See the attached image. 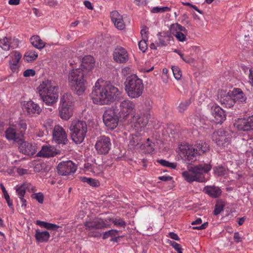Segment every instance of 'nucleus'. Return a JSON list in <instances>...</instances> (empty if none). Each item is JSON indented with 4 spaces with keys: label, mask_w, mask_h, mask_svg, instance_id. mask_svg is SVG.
<instances>
[{
    "label": "nucleus",
    "mask_w": 253,
    "mask_h": 253,
    "mask_svg": "<svg viewBox=\"0 0 253 253\" xmlns=\"http://www.w3.org/2000/svg\"><path fill=\"white\" fill-rule=\"evenodd\" d=\"M120 92L112 84H100L97 81L93 86L90 97L94 104L98 105H110L114 102Z\"/></svg>",
    "instance_id": "obj_1"
},
{
    "label": "nucleus",
    "mask_w": 253,
    "mask_h": 253,
    "mask_svg": "<svg viewBox=\"0 0 253 253\" xmlns=\"http://www.w3.org/2000/svg\"><path fill=\"white\" fill-rule=\"evenodd\" d=\"M42 101L46 105L52 106L58 98V86L49 80H45L37 88Z\"/></svg>",
    "instance_id": "obj_2"
},
{
    "label": "nucleus",
    "mask_w": 253,
    "mask_h": 253,
    "mask_svg": "<svg viewBox=\"0 0 253 253\" xmlns=\"http://www.w3.org/2000/svg\"><path fill=\"white\" fill-rule=\"evenodd\" d=\"M87 75L82 69H76L71 70L68 75V82L72 89L79 95H82L86 88L85 78Z\"/></svg>",
    "instance_id": "obj_3"
},
{
    "label": "nucleus",
    "mask_w": 253,
    "mask_h": 253,
    "mask_svg": "<svg viewBox=\"0 0 253 253\" xmlns=\"http://www.w3.org/2000/svg\"><path fill=\"white\" fill-rule=\"evenodd\" d=\"M210 164L202 163L191 167L188 171L182 172V175L188 182L196 181L199 182H205L207 179L205 174L208 173L211 169Z\"/></svg>",
    "instance_id": "obj_4"
},
{
    "label": "nucleus",
    "mask_w": 253,
    "mask_h": 253,
    "mask_svg": "<svg viewBox=\"0 0 253 253\" xmlns=\"http://www.w3.org/2000/svg\"><path fill=\"white\" fill-rule=\"evenodd\" d=\"M125 84V90L130 98H136L142 95L144 89L143 84L142 81L135 75L127 77Z\"/></svg>",
    "instance_id": "obj_5"
},
{
    "label": "nucleus",
    "mask_w": 253,
    "mask_h": 253,
    "mask_svg": "<svg viewBox=\"0 0 253 253\" xmlns=\"http://www.w3.org/2000/svg\"><path fill=\"white\" fill-rule=\"evenodd\" d=\"M27 124L24 120H21L14 126L9 127L5 131L6 138L9 140L20 143L24 140V135L27 129Z\"/></svg>",
    "instance_id": "obj_6"
},
{
    "label": "nucleus",
    "mask_w": 253,
    "mask_h": 253,
    "mask_svg": "<svg viewBox=\"0 0 253 253\" xmlns=\"http://www.w3.org/2000/svg\"><path fill=\"white\" fill-rule=\"evenodd\" d=\"M87 125L83 121H73L70 126L72 139L76 144L81 143L86 136Z\"/></svg>",
    "instance_id": "obj_7"
},
{
    "label": "nucleus",
    "mask_w": 253,
    "mask_h": 253,
    "mask_svg": "<svg viewBox=\"0 0 253 253\" xmlns=\"http://www.w3.org/2000/svg\"><path fill=\"white\" fill-rule=\"evenodd\" d=\"M117 112L120 118L126 119L130 114H131L135 110L134 103L128 99L121 101L119 105L116 107Z\"/></svg>",
    "instance_id": "obj_8"
},
{
    "label": "nucleus",
    "mask_w": 253,
    "mask_h": 253,
    "mask_svg": "<svg viewBox=\"0 0 253 253\" xmlns=\"http://www.w3.org/2000/svg\"><path fill=\"white\" fill-rule=\"evenodd\" d=\"M111 146L109 137L102 135L98 138L95 148L99 154L106 155L110 150Z\"/></svg>",
    "instance_id": "obj_9"
},
{
    "label": "nucleus",
    "mask_w": 253,
    "mask_h": 253,
    "mask_svg": "<svg viewBox=\"0 0 253 253\" xmlns=\"http://www.w3.org/2000/svg\"><path fill=\"white\" fill-rule=\"evenodd\" d=\"M117 113L114 110L108 109L103 114V122L109 129H114L118 126L119 117L117 114Z\"/></svg>",
    "instance_id": "obj_10"
},
{
    "label": "nucleus",
    "mask_w": 253,
    "mask_h": 253,
    "mask_svg": "<svg viewBox=\"0 0 253 253\" xmlns=\"http://www.w3.org/2000/svg\"><path fill=\"white\" fill-rule=\"evenodd\" d=\"M231 139V135L228 132L220 128L216 132L214 140L220 147L223 148L229 144Z\"/></svg>",
    "instance_id": "obj_11"
},
{
    "label": "nucleus",
    "mask_w": 253,
    "mask_h": 253,
    "mask_svg": "<svg viewBox=\"0 0 253 253\" xmlns=\"http://www.w3.org/2000/svg\"><path fill=\"white\" fill-rule=\"evenodd\" d=\"M76 169V166L71 161L60 162L57 167L58 174L63 176L74 173Z\"/></svg>",
    "instance_id": "obj_12"
},
{
    "label": "nucleus",
    "mask_w": 253,
    "mask_h": 253,
    "mask_svg": "<svg viewBox=\"0 0 253 253\" xmlns=\"http://www.w3.org/2000/svg\"><path fill=\"white\" fill-rule=\"evenodd\" d=\"M52 136L53 140L58 144H66L68 142L67 135L64 129L59 125L54 126Z\"/></svg>",
    "instance_id": "obj_13"
},
{
    "label": "nucleus",
    "mask_w": 253,
    "mask_h": 253,
    "mask_svg": "<svg viewBox=\"0 0 253 253\" xmlns=\"http://www.w3.org/2000/svg\"><path fill=\"white\" fill-rule=\"evenodd\" d=\"M217 98L221 104L225 105L226 107L231 108L235 104V101L231 92H226L221 90L218 92Z\"/></svg>",
    "instance_id": "obj_14"
},
{
    "label": "nucleus",
    "mask_w": 253,
    "mask_h": 253,
    "mask_svg": "<svg viewBox=\"0 0 253 253\" xmlns=\"http://www.w3.org/2000/svg\"><path fill=\"white\" fill-rule=\"evenodd\" d=\"M179 149L185 160L191 162H195L196 160L197 155L198 154L194 147L188 145H181Z\"/></svg>",
    "instance_id": "obj_15"
},
{
    "label": "nucleus",
    "mask_w": 253,
    "mask_h": 253,
    "mask_svg": "<svg viewBox=\"0 0 253 253\" xmlns=\"http://www.w3.org/2000/svg\"><path fill=\"white\" fill-rule=\"evenodd\" d=\"M84 225L86 229L90 231L106 227V224L103 219L98 218L90 219L84 223Z\"/></svg>",
    "instance_id": "obj_16"
},
{
    "label": "nucleus",
    "mask_w": 253,
    "mask_h": 253,
    "mask_svg": "<svg viewBox=\"0 0 253 253\" xmlns=\"http://www.w3.org/2000/svg\"><path fill=\"white\" fill-rule=\"evenodd\" d=\"M113 56L114 60L119 63H126L128 60L127 52L122 47H118L115 49Z\"/></svg>",
    "instance_id": "obj_17"
},
{
    "label": "nucleus",
    "mask_w": 253,
    "mask_h": 253,
    "mask_svg": "<svg viewBox=\"0 0 253 253\" xmlns=\"http://www.w3.org/2000/svg\"><path fill=\"white\" fill-rule=\"evenodd\" d=\"M94 58L91 55H86L83 58L81 68L79 69H82L87 75L94 68Z\"/></svg>",
    "instance_id": "obj_18"
},
{
    "label": "nucleus",
    "mask_w": 253,
    "mask_h": 253,
    "mask_svg": "<svg viewBox=\"0 0 253 253\" xmlns=\"http://www.w3.org/2000/svg\"><path fill=\"white\" fill-rule=\"evenodd\" d=\"M150 115L149 113H143L140 114H134L132 118V122L144 127L148 123Z\"/></svg>",
    "instance_id": "obj_19"
},
{
    "label": "nucleus",
    "mask_w": 253,
    "mask_h": 253,
    "mask_svg": "<svg viewBox=\"0 0 253 253\" xmlns=\"http://www.w3.org/2000/svg\"><path fill=\"white\" fill-rule=\"evenodd\" d=\"M110 16L112 22L115 27L119 30H122L125 28V24L123 20V16L116 10L111 12Z\"/></svg>",
    "instance_id": "obj_20"
},
{
    "label": "nucleus",
    "mask_w": 253,
    "mask_h": 253,
    "mask_svg": "<svg viewBox=\"0 0 253 253\" xmlns=\"http://www.w3.org/2000/svg\"><path fill=\"white\" fill-rule=\"evenodd\" d=\"M20 151L25 155L33 156L36 153V146L32 144L24 141L19 143Z\"/></svg>",
    "instance_id": "obj_21"
},
{
    "label": "nucleus",
    "mask_w": 253,
    "mask_h": 253,
    "mask_svg": "<svg viewBox=\"0 0 253 253\" xmlns=\"http://www.w3.org/2000/svg\"><path fill=\"white\" fill-rule=\"evenodd\" d=\"M212 115L214 118L213 121L216 124H221L226 120V114L225 111L218 106L214 107L212 110Z\"/></svg>",
    "instance_id": "obj_22"
},
{
    "label": "nucleus",
    "mask_w": 253,
    "mask_h": 253,
    "mask_svg": "<svg viewBox=\"0 0 253 253\" xmlns=\"http://www.w3.org/2000/svg\"><path fill=\"white\" fill-rule=\"evenodd\" d=\"M24 111L29 115L37 114L39 115L42 112V109L38 104L35 103L33 101H27L24 104Z\"/></svg>",
    "instance_id": "obj_23"
},
{
    "label": "nucleus",
    "mask_w": 253,
    "mask_h": 253,
    "mask_svg": "<svg viewBox=\"0 0 253 253\" xmlns=\"http://www.w3.org/2000/svg\"><path fill=\"white\" fill-rule=\"evenodd\" d=\"M251 126L248 117L239 119L236 122V127L238 130L243 131L253 130Z\"/></svg>",
    "instance_id": "obj_24"
},
{
    "label": "nucleus",
    "mask_w": 253,
    "mask_h": 253,
    "mask_svg": "<svg viewBox=\"0 0 253 253\" xmlns=\"http://www.w3.org/2000/svg\"><path fill=\"white\" fill-rule=\"evenodd\" d=\"M73 107L60 106L59 115L63 120H67L73 115Z\"/></svg>",
    "instance_id": "obj_25"
},
{
    "label": "nucleus",
    "mask_w": 253,
    "mask_h": 253,
    "mask_svg": "<svg viewBox=\"0 0 253 253\" xmlns=\"http://www.w3.org/2000/svg\"><path fill=\"white\" fill-rule=\"evenodd\" d=\"M204 192L212 198H217L221 194V189L215 186H207L203 190Z\"/></svg>",
    "instance_id": "obj_26"
},
{
    "label": "nucleus",
    "mask_w": 253,
    "mask_h": 253,
    "mask_svg": "<svg viewBox=\"0 0 253 253\" xmlns=\"http://www.w3.org/2000/svg\"><path fill=\"white\" fill-rule=\"evenodd\" d=\"M74 99L69 93H65L61 97L60 106L73 107Z\"/></svg>",
    "instance_id": "obj_27"
},
{
    "label": "nucleus",
    "mask_w": 253,
    "mask_h": 253,
    "mask_svg": "<svg viewBox=\"0 0 253 253\" xmlns=\"http://www.w3.org/2000/svg\"><path fill=\"white\" fill-rule=\"evenodd\" d=\"M50 236L49 233L47 231H41L38 229L36 230L35 237L38 242H46L48 241Z\"/></svg>",
    "instance_id": "obj_28"
},
{
    "label": "nucleus",
    "mask_w": 253,
    "mask_h": 253,
    "mask_svg": "<svg viewBox=\"0 0 253 253\" xmlns=\"http://www.w3.org/2000/svg\"><path fill=\"white\" fill-rule=\"evenodd\" d=\"M231 94H232L235 102L237 100L241 102H244L247 99V97L240 88H234L231 92Z\"/></svg>",
    "instance_id": "obj_29"
},
{
    "label": "nucleus",
    "mask_w": 253,
    "mask_h": 253,
    "mask_svg": "<svg viewBox=\"0 0 253 253\" xmlns=\"http://www.w3.org/2000/svg\"><path fill=\"white\" fill-rule=\"evenodd\" d=\"M31 44L36 48L41 49L45 46L44 42L38 36H33L30 39Z\"/></svg>",
    "instance_id": "obj_30"
},
{
    "label": "nucleus",
    "mask_w": 253,
    "mask_h": 253,
    "mask_svg": "<svg viewBox=\"0 0 253 253\" xmlns=\"http://www.w3.org/2000/svg\"><path fill=\"white\" fill-rule=\"evenodd\" d=\"M194 148L198 155H202L209 150V146L205 142L202 141L197 142Z\"/></svg>",
    "instance_id": "obj_31"
},
{
    "label": "nucleus",
    "mask_w": 253,
    "mask_h": 253,
    "mask_svg": "<svg viewBox=\"0 0 253 253\" xmlns=\"http://www.w3.org/2000/svg\"><path fill=\"white\" fill-rule=\"evenodd\" d=\"M141 137L136 134H132L130 138L128 144L129 148L130 149H134L141 144Z\"/></svg>",
    "instance_id": "obj_32"
},
{
    "label": "nucleus",
    "mask_w": 253,
    "mask_h": 253,
    "mask_svg": "<svg viewBox=\"0 0 253 253\" xmlns=\"http://www.w3.org/2000/svg\"><path fill=\"white\" fill-rule=\"evenodd\" d=\"M170 34L174 36L177 33L183 32L184 33H187V30L186 28L178 23H174L170 25L169 28Z\"/></svg>",
    "instance_id": "obj_33"
},
{
    "label": "nucleus",
    "mask_w": 253,
    "mask_h": 253,
    "mask_svg": "<svg viewBox=\"0 0 253 253\" xmlns=\"http://www.w3.org/2000/svg\"><path fill=\"white\" fill-rule=\"evenodd\" d=\"M30 186H31V184L27 183H24L20 186L16 187V191L19 198L24 197L26 193V190L28 189Z\"/></svg>",
    "instance_id": "obj_34"
},
{
    "label": "nucleus",
    "mask_w": 253,
    "mask_h": 253,
    "mask_svg": "<svg viewBox=\"0 0 253 253\" xmlns=\"http://www.w3.org/2000/svg\"><path fill=\"white\" fill-rule=\"evenodd\" d=\"M38 54L35 51L33 50H29L26 52L24 56V59H25L28 62L36 60Z\"/></svg>",
    "instance_id": "obj_35"
},
{
    "label": "nucleus",
    "mask_w": 253,
    "mask_h": 253,
    "mask_svg": "<svg viewBox=\"0 0 253 253\" xmlns=\"http://www.w3.org/2000/svg\"><path fill=\"white\" fill-rule=\"evenodd\" d=\"M0 186L1 189L2 191L3 192V194L4 195V198L6 200V202L8 204V207L9 208H10L11 209H12V210L13 211L14 209L13 208L12 201L10 200V196L8 195L7 191L6 190L4 185L2 183H1L0 184Z\"/></svg>",
    "instance_id": "obj_36"
},
{
    "label": "nucleus",
    "mask_w": 253,
    "mask_h": 253,
    "mask_svg": "<svg viewBox=\"0 0 253 253\" xmlns=\"http://www.w3.org/2000/svg\"><path fill=\"white\" fill-rule=\"evenodd\" d=\"M81 178L83 182H86L89 184L90 186L97 187L99 185V182L94 179L91 178H87L86 177H82Z\"/></svg>",
    "instance_id": "obj_37"
},
{
    "label": "nucleus",
    "mask_w": 253,
    "mask_h": 253,
    "mask_svg": "<svg viewBox=\"0 0 253 253\" xmlns=\"http://www.w3.org/2000/svg\"><path fill=\"white\" fill-rule=\"evenodd\" d=\"M0 47L6 51L10 49V40L7 37L0 40Z\"/></svg>",
    "instance_id": "obj_38"
},
{
    "label": "nucleus",
    "mask_w": 253,
    "mask_h": 253,
    "mask_svg": "<svg viewBox=\"0 0 253 253\" xmlns=\"http://www.w3.org/2000/svg\"><path fill=\"white\" fill-rule=\"evenodd\" d=\"M13 55L11 57V60H10L9 62H12L13 63L18 65L19 60L21 58L22 55L19 52L17 51H13Z\"/></svg>",
    "instance_id": "obj_39"
},
{
    "label": "nucleus",
    "mask_w": 253,
    "mask_h": 253,
    "mask_svg": "<svg viewBox=\"0 0 253 253\" xmlns=\"http://www.w3.org/2000/svg\"><path fill=\"white\" fill-rule=\"evenodd\" d=\"M157 162L163 166L168 167L172 169H175L177 166L176 163H170L168 161L163 159L157 160Z\"/></svg>",
    "instance_id": "obj_40"
},
{
    "label": "nucleus",
    "mask_w": 253,
    "mask_h": 253,
    "mask_svg": "<svg viewBox=\"0 0 253 253\" xmlns=\"http://www.w3.org/2000/svg\"><path fill=\"white\" fill-rule=\"evenodd\" d=\"M172 71L173 74L176 80H180L182 77L181 71L178 66H172Z\"/></svg>",
    "instance_id": "obj_41"
},
{
    "label": "nucleus",
    "mask_w": 253,
    "mask_h": 253,
    "mask_svg": "<svg viewBox=\"0 0 253 253\" xmlns=\"http://www.w3.org/2000/svg\"><path fill=\"white\" fill-rule=\"evenodd\" d=\"M214 173L218 176L224 175L226 173V169L222 166H217L213 169Z\"/></svg>",
    "instance_id": "obj_42"
},
{
    "label": "nucleus",
    "mask_w": 253,
    "mask_h": 253,
    "mask_svg": "<svg viewBox=\"0 0 253 253\" xmlns=\"http://www.w3.org/2000/svg\"><path fill=\"white\" fill-rule=\"evenodd\" d=\"M170 10V8L168 6H165L162 7H154L152 9L151 12L152 13H162L167 11H169Z\"/></svg>",
    "instance_id": "obj_43"
},
{
    "label": "nucleus",
    "mask_w": 253,
    "mask_h": 253,
    "mask_svg": "<svg viewBox=\"0 0 253 253\" xmlns=\"http://www.w3.org/2000/svg\"><path fill=\"white\" fill-rule=\"evenodd\" d=\"M145 39H147V36H146L145 37H143V39L141 40L138 43L139 48L143 52H144L147 49V44Z\"/></svg>",
    "instance_id": "obj_44"
},
{
    "label": "nucleus",
    "mask_w": 253,
    "mask_h": 253,
    "mask_svg": "<svg viewBox=\"0 0 253 253\" xmlns=\"http://www.w3.org/2000/svg\"><path fill=\"white\" fill-rule=\"evenodd\" d=\"M190 104V101L189 100H186L183 102H181L178 107L179 112L183 113L187 108Z\"/></svg>",
    "instance_id": "obj_45"
},
{
    "label": "nucleus",
    "mask_w": 253,
    "mask_h": 253,
    "mask_svg": "<svg viewBox=\"0 0 253 253\" xmlns=\"http://www.w3.org/2000/svg\"><path fill=\"white\" fill-rule=\"evenodd\" d=\"M187 34V33H184L183 32H179L174 35V36L175 37L177 40L179 42H183L187 40L186 37Z\"/></svg>",
    "instance_id": "obj_46"
},
{
    "label": "nucleus",
    "mask_w": 253,
    "mask_h": 253,
    "mask_svg": "<svg viewBox=\"0 0 253 253\" xmlns=\"http://www.w3.org/2000/svg\"><path fill=\"white\" fill-rule=\"evenodd\" d=\"M32 198L37 200L40 204H42L43 202L44 196L40 192L38 193H34L32 195Z\"/></svg>",
    "instance_id": "obj_47"
},
{
    "label": "nucleus",
    "mask_w": 253,
    "mask_h": 253,
    "mask_svg": "<svg viewBox=\"0 0 253 253\" xmlns=\"http://www.w3.org/2000/svg\"><path fill=\"white\" fill-rule=\"evenodd\" d=\"M224 206L222 204L217 203L215 206L214 214L215 215L219 214L223 210Z\"/></svg>",
    "instance_id": "obj_48"
},
{
    "label": "nucleus",
    "mask_w": 253,
    "mask_h": 253,
    "mask_svg": "<svg viewBox=\"0 0 253 253\" xmlns=\"http://www.w3.org/2000/svg\"><path fill=\"white\" fill-rule=\"evenodd\" d=\"M170 245L178 253H182V250L180 244L174 241H170Z\"/></svg>",
    "instance_id": "obj_49"
},
{
    "label": "nucleus",
    "mask_w": 253,
    "mask_h": 253,
    "mask_svg": "<svg viewBox=\"0 0 253 253\" xmlns=\"http://www.w3.org/2000/svg\"><path fill=\"white\" fill-rule=\"evenodd\" d=\"M113 222L115 225L123 227H125L126 225V222L122 219H115L113 221Z\"/></svg>",
    "instance_id": "obj_50"
},
{
    "label": "nucleus",
    "mask_w": 253,
    "mask_h": 253,
    "mask_svg": "<svg viewBox=\"0 0 253 253\" xmlns=\"http://www.w3.org/2000/svg\"><path fill=\"white\" fill-rule=\"evenodd\" d=\"M59 227V226L56 224L47 222L45 228L48 230H56Z\"/></svg>",
    "instance_id": "obj_51"
},
{
    "label": "nucleus",
    "mask_w": 253,
    "mask_h": 253,
    "mask_svg": "<svg viewBox=\"0 0 253 253\" xmlns=\"http://www.w3.org/2000/svg\"><path fill=\"white\" fill-rule=\"evenodd\" d=\"M144 147H146V152L148 153H150L154 151V143H147Z\"/></svg>",
    "instance_id": "obj_52"
},
{
    "label": "nucleus",
    "mask_w": 253,
    "mask_h": 253,
    "mask_svg": "<svg viewBox=\"0 0 253 253\" xmlns=\"http://www.w3.org/2000/svg\"><path fill=\"white\" fill-rule=\"evenodd\" d=\"M36 74L35 71L33 69H27L25 70L23 73V76L24 77H30L34 76Z\"/></svg>",
    "instance_id": "obj_53"
},
{
    "label": "nucleus",
    "mask_w": 253,
    "mask_h": 253,
    "mask_svg": "<svg viewBox=\"0 0 253 253\" xmlns=\"http://www.w3.org/2000/svg\"><path fill=\"white\" fill-rule=\"evenodd\" d=\"M208 225V222H206L202 224L201 225L199 226H194L193 227V229L194 230H203L206 229Z\"/></svg>",
    "instance_id": "obj_54"
},
{
    "label": "nucleus",
    "mask_w": 253,
    "mask_h": 253,
    "mask_svg": "<svg viewBox=\"0 0 253 253\" xmlns=\"http://www.w3.org/2000/svg\"><path fill=\"white\" fill-rule=\"evenodd\" d=\"M208 225V222H206L202 224L201 225L199 226H194L193 227V229L194 230H203L206 229Z\"/></svg>",
    "instance_id": "obj_55"
},
{
    "label": "nucleus",
    "mask_w": 253,
    "mask_h": 253,
    "mask_svg": "<svg viewBox=\"0 0 253 253\" xmlns=\"http://www.w3.org/2000/svg\"><path fill=\"white\" fill-rule=\"evenodd\" d=\"M113 236H115L113 234V233H112V230H110L109 231H108L104 233L103 235V239H106L107 238H108L109 237H113Z\"/></svg>",
    "instance_id": "obj_56"
},
{
    "label": "nucleus",
    "mask_w": 253,
    "mask_h": 253,
    "mask_svg": "<svg viewBox=\"0 0 253 253\" xmlns=\"http://www.w3.org/2000/svg\"><path fill=\"white\" fill-rule=\"evenodd\" d=\"M233 238L235 242L236 243H239L242 241L241 237L238 232H235L234 233Z\"/></svg>",
    "instance_id": "obj_57"
},
{
    "label": "nucleus",
    "mask_w": 253,
    "mask_h": 253,
    "mask_svg": "<svg viewBox=\"0 0 253 253\" xmlns=\"http://www.w3.org/2000/svg\"><path fill=\"white\" fill-rule=\"evenodd\" d=\"M152 103V102L151 100V99L149 98H147L145 99L144 104L145 106L147 107V109L150 110L151 109Z\"/></svg>",
    "instance_id": "obj_58"
},
{
    "label": "nucleus",
    "mask_w": 253,
    "mask_h": 253,
    "mask_svg": "<svg viewBox=\"0 0 253 253\" xmlns=\"http://www.w3.org/2000/svg\"><path fill=\"white\" fill-rule=\"evenodd\" d=\"M169 237L173 240H175L176 241L179 240V238L178 237V235L174 232H169Z\"/></svg>",
    "instance_id": "obj_59"
},
{
    "label": "nucleus",
    "mask_w": 253,
    "mask_h": 253,
    "mask_svg": "<svg viewBox=\"0 0 253 253\" xmlns=\"http://www.w3.org/2000/svg\"><path fill=\"white\" fill-rule=\"evenodd\" d=\"M250 74L249 75V82L253 86V68H251L249 70Z\"/></svg>",
    "instance_id": "obj_60"
},
{
    "label": "nucleus",
    "mask_w": 253,
    "mask_h": 253,
    "mask_svg": "<svg viewBox=\"0 0 253 253\" xmlns=\"http://www.w3.org/2000/svg\"><path fill=\"white\" fill-rule=\"evenodd\" d=\"M9 66L11 70L13 72H15L16 71L18 68V65L12 62H9Z\"/></svg>",
    "instance_id": "obj_61"
},
{
    "label": "nucleus",
    "mask_w": 253,
    "mask_h": 253,
    "mask_svg": "<svg viewBox=\"0 0 253 253\" xmlns=\"http://www.w3.org/2000/svg\"><path fill=\"white\" fill-rule=\"evenodd\" d=\"M84 4L85 6V7H87L88 9H90V10L93 9V6H92V4L89 1L85 0L84 1Z\"/></svg>",
    "instance_id": "obj_62"
},
{
    "label": "nucleus",
    "mask_w": 253,
    "mask_h": 253,
    "mask_svg": "<svg viewBox=\"0 0 253 253\" xmlns=\"http://www.w3.org/2000/svg\"><path fill=\"white\" fill-rule=\"evenodd\" d=\"M46 222H45V221H41V220H37L36 221V224L41 226V227H44L45 228V226H46Z\"/></svg>",
    "instance_id": "obj_63"
},
{
    "label": "nucleus",
    "mask_w": 253,
    "mask_h": 253,
    "mask_svg": "<svg viewBox=\"0 0 253 253\" xmlns=\"http://www.w3.org/2000/svg\"><path fill=\"white\" fill-rule=\"evenodd\" d=\"M20 0H9L8 4L9 5H17L19 4Z\"/></svg>",
    "instance_id": "obj_64"
}]
</instances>
